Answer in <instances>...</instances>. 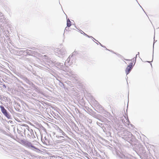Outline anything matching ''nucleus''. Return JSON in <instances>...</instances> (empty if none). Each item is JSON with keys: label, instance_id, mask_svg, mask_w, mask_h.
<instances>
[{"label": "nucleus", "instance_id": "423d86ee", "mask_svg": "<svg viewBox=\"0 0 159 159\" xmlns=\"http://www.w3.org/2000/svg\"><path fill=\"white\" fill-rule=\"evenodd\" d=\"M127 124L128 125L129 121L128 120H127Z\"/></svg>", "mask_w": 159, "mask_h": 159}, {"label": "nucleus", "instance_id": "20e7f679", "mask_svg": "<svg viewBox=\"0 0 159 159\" xmlns=\"http://www.w3.org/2000/svg\"><path fill=\"white\" fill-rule=\"evenodd\" d=\"M71 22L70 21V20L69 19H68L67 21V26L69 27L70 26H71Z\"/></svg>", "mask_w": 159, "mask_h": 159}, {"label": "nucleus", "instance_id": "7ed1b4c3", "mask_svg": "<svg viewBox=\"0 0 159 159\" xmlns=\"http://www.w3.org/2000/svg\"><path fill=\"white\" fill-rule=\"evenodd\" d=\"M132 68V67L128 66L125 70V72L127 75L129 73Z\"/></svg>", "mask_w": 159, "mask_h": 159}, {"label": "nucleus", "instance_id": "0eeeda50", "mask_svg": "<svg viewBox=\"0 0 159 159\" xmlns=\"http://www.w3.org/2000/svg\"><path fill=\"white\" fill-rule=\"evenodd\" d=\"M126 60L127 61H128H128H130V60Z\"/></svg>", "mask_w": 159, "mask_h": 159}, {"label": "nucleus", "instance_id": "f03ea898", "mask_svg": "<svg viewBox=\"0 0 159 159\" xmlns=\"http://www.w3.org/2000/svg\"><path fill=\"white\" fill-rule=\"evenodd\" d=\"M25 144L27 146L29 147H31L34 148L35 149L39 150V149H38L36 148L34 146H33L32 145V144L30 142H27Z\"/></svg>", "mask_w": 159, "mask_h": 159}, {"label": "nucleus", "instance_id": "39448f33", "mask_svg": "<svg viewBox=\"0 0 159 159\" xmlns=\"http://www.w3.org/2000/svg\"><path fill=\"white\" fill-rule=\"evenodd\" d=\"M133 63L132 62H131L130 63L129 65L128 66L133 68Z\"/></svg>", "mask_w": 159, "mask_h": 159}, {"label": "nucleus", "instance_id": "f257e3e1", "mask_svg": "<svg viewBox=\"0 0 159 159\" xmlns=\"http://www.w3.org/2000/svg\"><path fill=\"white\" fill-rule=\"evenodd\" d=\"M0 107L2 112L6 117L9 118L10 116L8 114L6 110L4 108V107L2 106H1Z\"/></svg>", "mask_w": 159, "mask_h": 159}]
</instances>
